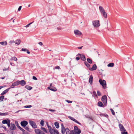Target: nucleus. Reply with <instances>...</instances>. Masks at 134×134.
Segmentation results:
<instances>
[{
  "label": "nucleus",
  "mask_w": 134,
  "mask_h": 134,
  "mask_svg": "<svg viewBox=\"0 0 134 134\" xmlns=\"http://www.w3.org/2000/svg\"><path fill=\"white\" fill-rule=\"evenodd\" d=\"M47 125L48 128L49 132L51 134H56L58 130L54 127L53 128H52L51 126H49L48 124H47Z\"/></svg>",
  "instance_id": "nucleus-1"
},
{
  "label": "nucleus",
  "mask_w": 134,
  "mask_h": 134,
  "mask_svg": "<svg viewBox=\"0 0 134 134\" xmlns=\"http://www.w3.org/2000/svg\"><path fill=\"white\" fill-rule=\"evenodd\" d=\"M93 24L94 27H98L100 26L99 21V20H97L93 21L92 22Z\"/></svg>",
  "instance_id": "nucleus-2"
},
{
  "label": "nucleus",
  "mask_w": 134,
  "mask_h": 134,
  "mask_svg": "<svg viewBox=\"0 0 134 134\" xmlns=\"http://www.w3.org/2000/svg\"><path fill=\"white\" fill-rule=\"evenodd\" d=\"M74 132L75 134H80L81 131V130L78 129L77 126H75L74 127Z\"/></svg>",
  "instance_id": "nucleus-3"
},
{
  "label": "nucleus",
  "mask_w": 134,
  "mask_h": 134,
  "mask_svg": "<svg viewBox=\"0 0 134 134\" xmlns=\"http://www.w3.org/2000/svg\"><path fill=\"white\" fill-rule=\"evenodd\" d=\"M29 123L30 125L32 126L33 128H37V126L36 123L33 121L30 120Z\"/></svg>",
  "instance_id": "nucleus-4"
},
{
  "label": "nucleus",
  "mask_w": 134,
  "mask_h": 134,
  "mask_svg": "<svg viewBox=\"0 0 134 134\" xmlns=\"http://www.w3.org/2000/svg\"><path fill=\"white\" fill-rule=\"evenodd\" d=\"M66 134H75L73 130L70 131L68 128H66Z\"/></svg>",
  "instance_id": "nucleus-5"
},
{
  "label": "nucleus",
  "mask_w": 134,
  "mask_h": 134,
  "mask_svg": "<svg viewBox=\"0 0 134 134\" xmlns=\"http://www.w3.org/2000/svg\"><path fill=\"white\" fill-rule=\"evenodd\" d=\"M76 56L80 57L81 60L83 61H85L86 60L85 56L83 54H81L80 53H79L76 55Z\"/></svg>",
  "instance_id": "nucleus-6"
},
{
  "label": "nucleus",
  "mask_w": 134,
  "mask_h": 134,
  "mask_svg": "<svg viewBox=\"0 0 134 134\" xmlns=\"http://www.w3.org/2000/svg\"><path fill=\"white\" fill-rule=\"evenodd\" d=\"M102 100L104 104H107V97L105 95L103 96L102 97Z\"/></svg>",
  "instance_id": "nucleus-7"
},
{
  "label": "nucleus",
  "mask_w": 134,
  "mask_h": 134,
  "mask_svg": "<svg viewBox=\"0 0 134 134\" xmlns=\"http://www.w3.org/2000/svg\"><path fill=\"white\" fill-rule=\"evenodd\" d=\"M28 124V122L25 120H23L21 122L20 124L23 127H25Z\"/></svg>",
  "instance_id": "nucleus-8"
},
{
  "label": "nucleus",
  "mask_w": 134,
  "mask_h": 134,
  "mask_svg": "<svg viewBox=\"0 0 134 134\" xmlns=\"http://www.w3.org/2000/svg\"><path fill=\"white\" fill-rule=\"evenodd\" d=\"M68 118L70 119L71 120L75 122L80 125H81V124L80 122H78L73 117H72L70 116H68Z\"/></svg>",
  "instance_id": "nucleus-9"
},
{
  "label": "nucleus",
  "mask_w": 134,
  "mask_h": 134,
  "mask_svg": "<svg viewBox=\"0 0 134 134\" xmlns=\"http://www.w3.org/2000/svg\"><path fill=\"white\" fill-rule=\"evenodd\" d=\"M48 89L53 91H56L57 90V89L54 87L52 86V84H50V86L48 87Z\"/></svg>",
  "instance_id": "nucleus-10"
},
{
  "label": "nucleus",
  "mask_w": 134,
  "mask_h": 134,
  "mask_svg": "<svg viewBox=\"0 0 134 134\" xmlns=\"http://www.w3.org/2000/svg\"><path fill=\"white\" fill-rule=\"evenodd\" d=\"M119 126L121 131H126V129L120 123L119 124Z\"/></svg>",
  "instance_id": "nucleus-11"
},
{
  "label": "nucleus",
  "mask_w": 134,
  "mask_h": 134,
  "mask_svg": "<svg viewBox=\"0 0 134 134\" xmlns=\"http://www.w3.org/2000/svg\"><path fill=\"white\" fill-rule=\"evenodd\" d=\"M12 84H26V83L24 80H22L21 81H17L16 82H14Z\"/></svg>",
  "instance_id": "nucleus-12"
},
{
  "label": "nucleus",
  "mask_w": 134,
  "mask_h": 134,
  "mask_svg": "<svg viewBox=\"0 0 134 134\" xmlns=\"http://www.w3.org/2000/svg\"><path fill=\"white\" fill-rule=\"evenodd\" d=\"M74 34L76 35L80 36L82 34V33L79 30H75L74 31Z\"/></svg>",
  "instance_id": "nucleus-13"
},
{
  "label": "nucleus",
  "mask_w": 134,
  "mask_h": 134,
  "mask_svg": "<svg viewBox=\"0 0 134 134\" xmlns=\"http://www.w3.org/2000/svg\"><path fill=\"white\" fill-rule=\"evenodd\" d=\"M97 69V66L96 64H94L91 68H89V70L91 71H94L96 70Z\"/></svg>",
  "instance_id": "nucleus-14"
},
{
  "label": "nucleus",
  "mask_w": 134,
  "mask_h": 134,
  "mask_svg": "<svg viewBox=\"0 0 134 134\" xmlns=\"http://www.w3.org/2000/svg\"><path fill=\"white\" fill-rule=\"evenodd\" d=\"M10 130H15L16 129V127L14 124L11 123L10 128Z\"/></svg>",
  "instance_id": "nucleus-15"
},
{
  "label": "nucleus",
  "mask_w": 134,
  "mask_h": 134,
  "mask_svg": "<svg viewBox=\"0 0 134 134\" xmlns=\"http://www.w3.org/2000/svg\"><path fill=\"white\" fill-rule=\"evenodd\" d=\"M101 13L102 14V15L104 18H107V14L105 11Z\"/></svg>",
  "instance_id": "nucleus-16"
},
{
  "label": "nucleus",
  "mask_w": 134,
  "mask_h": 134,
  "mask_svg": "<svg viewBox=\"0 0 134 134\" xmlns=\"http://www.w3.org/2000/svg\"><path fill=\"white\" fill-rule=\"evenodd\" d=\"M9 89L10 88H8L5 90L3 91L1 93V95H4L8 91Z\"/></svg>",
  "instance_id": "nucleus-17"
},
{
  "label": "nucleus",
  "mask_w": 134,
  "mask_h": 134,
  "mask_svg": "<svg viewBox=\"0 0 134 134\" xmlns=\"http://www.w3.org/2000/svg\"><path fill=\"white\" fill-rule=\"evenodd\" d=\"M92 81H93V76L92 75H91L90 76L89 80V82L90 84H92Z\"/></svg>",
  "instance_id": "nucleus-18"
},
{
  "label": "nucleus",
  "mask_w": 134,
  "mask_h": 134,
  "mask_svg": "<svg viewBox=\"0 0 134 134\" xmlns=\"http://www.w3.org/2000/svg\"><path fill=\"white\" fill-rule=\"evenodd\" d=\"M99 82L100 84H106L105 81L102 80L101 79H100L99 80Z\"/></svg>",
  "instance_id": "nucleus-19"
},
{
  "label": "nucleus",
  "mask_w": 134,
  "mask_h": 134,
  "mask_svg": "<svg viewBox=\"0 0 134 134\" xmlns=\"http://www.w3.org/2000/svg\"><path fill=\"white\" fill-rule=\"evenodd\" d=\"M98 106L100 107H104V105L103 104L102 102L100 101L98 102Z\"/></svg>",
  "instance_id": "nucleus-20"
},
{
  "label": "nucleus",
  "mask_w": 134,
  "mask_h": 134,
  "mask_svg": "<svg viewBox=\"0 0 134 134\" xmlns=\"http://www.w3.org/2000/svg\"><path fill=\"white\" fill-rule=\"evenodd\" d=\"M8 120H9V119H7V120H3L2 122V123L3 124H7V123L8 122Z\"/></svg>",
  "instance_id": "nucleus-21"
},
{
  "label": "nucleus",
  "mask_w": 134,
  "mask_h": 134,
  "mask_svg": "<svg viewBox=\"0 0 134 134\" xmlns=\"http://www.w3.org/2000/svg\"><path fill=\"white\" fill-rule=\"evenodd\" d=\"M99 9L101 13L105 11L103 7L101 6L99 7Z\"/></svg>",
  "instance_id": "nucleus-22"
},
{
  "label": "nucleus",
  "mask_w": 134,
  "mask_h": 134,
  "mask_svg": "<svg viewBox=\"0 0 134 134\" xmlns=\"http://www.w3.org/2000/svg\"><path fill=\"white\" fill-rule=\"evenodd\" d=\"M54 125L56 128L58 129L59 127V124L57 122H56L54 123Z\"/></svg>",
  "instance_id": "nucleus-23"
},
{
  "label": "nucleus",
  "mask_w": 134,
  "mask_h": 134,
  "mask_svg": "<svg viewBox=\"0 0 134 134\" xmlns=\"http://www.w3.org/2000/svg\"><path fill=\"white\" fill-rule=\"evenodd\" d=\"M84 63L87 66V68H90V64H89L86 61H85L84 62Z\"/></svg>",
  "instance_id": "nucleus-24"
},
{
  "label": "nucleus",
  "mask_w": 134,
  "mask_h": 134,
  "mask_svg": "<svg viewBox=\"0 0 134 134\" xmlns=\"http://www.w3.org/2000/svg\"><path fill=\"white\" fill-rule=\"evenodd\" d=\"M25 87L27 90H31L32 88V87L29 86L28 85H26L25 86Z\"/></svg>",
  "instance_id": "nucleus-25"
},
{
  "label": "nucleus",
  "mask_w": 134,
  "mask_h": 134,
  "mask_svg": "<svg viewBox=\"0 0 134 134\" xmlns=\"http://www.w3.org/2000/svg\"><path fill=\"white\" fill-rule=\"evenodd\" d=\"M114 65V64L113 63H110L108 65V67H113Z\"/></svg>",
  "instance_id": "nucleus-26"
},
{
  "label": "nucleus",
  "mask_w": 134,
  "mask_h": 134,
  "mask_svg": "<svg viewBox=\"0 0 134 134\" xmlns=\"http://www.w3.org/2000/svg\"><path fill=\"white\" fill-rule=\"evenodd\" d=\"M87 62L90 64H92V60L90 58H87Z\"/></svg>",
  "instance_id": "nucleus-27"
},
{
  "label": "nucleus",
  "mask_w": 134,
  "mask_h": 134,
  "mask_svg": "<svg viewBox=\"0 0 134 134\" xmlns=\"http://www.w3.org/2000/svg\"><path fill=\"white\" fill-rule=\"evenodd\" d=\"M20 40H16L15 44H18L19 45L20 43Z\"/></svg>",
  "instance_id": "nucleus-28"
},
{
  "label": "nucleus",
  "mask_w": 134,
  "mask_h": 134,
  "mask_svg": "<svg viewBox=\"0 0 134 134\" xmlns=\"http://www.w3.org/2000/svg\"><path fill=\"white\" fill-rule=\"evenodd\" d=\"M0 44H1L2 45H6L7 44L6 41H5V42H0Z\"/></svg>",
  "instance_id": "nucleus-29"
},
{
  "label": "nucleus",
  "mask_w": 134,
  "mask_h": 134,
  "mask_svg": "<svg viewBox=\"0 0 134 134\" xmlns=\"http://www.w3.org/2000/svg\"><path fill=\"white\" fill-rule=\"evenodd\" d=\"M17 60V59L15 57H12L10 59L11 60L16 61Z\"/></svg>",
  "instance_id": "nucleus-30"
},
{
  "label": "nucleus",
  "mask_w": 134,
  "mask_h": 134,
  "mask_svg": "<svg viewBox=\"0 0 134 134\" xmlns=\"http://www.w3.org/2000/svg\"><path fill=\"white\" fill-rule=\"evenodd\" d=\"M40 130L39 129H35V133L37 134H39L40 132Z\"/></svg>",
  "instance_id": "nucleus-31"
},
{
  "label": "nucleus",
  "mask_w": 134,
  "mask_h": 134,
  "mask_svg": "<svg viewBox=\"0 0 134 134\" xmlns=\"http://www.w3.org/2000/svg\"><path fill=\"white\" fill-rule=\"evenodd\" d=\"M4 98V96H2L0 97V102L2 101H3V99Z\"/></svg>",
  "instance_id": "nucleus-32"
},
{
  "label": "nucleus",
  "mask_w": 134,
  "mask_h": 134,
  "mask_svg": "<svg viewBox=\"0 0 134 134\" xmlns=\"http://www.w3.org/2000/svg\"><path fill=\"white\" fill-rule=\"evenodd\" d=\"M41 129L45 132L47 133V130L45 128L41 127Z\"/></svg>",
  "instance_id": "nucleus-33"
},
{
  "label": "nucleus",
  "mask_w": 134,
  "mask_h": 134,
  "mask_svg": "<svg viewBox=\"0 0 134 134\" xmlns=\"http://www.w3.org/2000/svg\"><path fill=\"white\" fill-rule=\"evenodd\" d=\"M19 84H12V85L9 88L10 89L11 88H14L15 86H17Z\"/></svg>",
  "instance_id": "nucleus-34"
},
{
  "label": "nucleus",
  "mask_w": 134,
  "mask_h": 134,
  "mask_svg": "<svg viewBox=\"0 0 134 134\" xmlns=\"http://www.w3.org/2000/svg\"><path fill=\"white\" fill-rule=\"evenodd\" d=\"M103 88L104 89H105L106 88H107V87H106V85L107 84H101Z\"/></svg>",
  "instance_id": "nucleus-35"
},
{
  "label": "nucleus",
  "mask_w": 134,
  "mask_h": 134,
  "mask_svg": "<svg viewBox=\"0 0 134 134\" xmlns=\"http://www.w3.org/2000/svg\"><path fill=\"white\" fill-rule=\"evenodd\" d=\"M40 124L41 125L43 126L44 124V121L43 120H41L40 122Z\"/></svg>",
  "instance_id": "nucleus-36"
},
{
  "label": "nucleus",
  "mask_w": 134,
  "mask_h": 134,
  "mask_svg": "<svg viewBox=\"0 0 134 134\" xmlns=\"http://www.w3.org/2000/svg\"><path fill=\"white\" fill-rule=\"evenodd\" d=\"M93 96L94 97H97V95L96 94V91H93Z\"/></svg>",
  "instance_id": "nucleus-37"
},
{
  "label": "nucleus",
  "mask_w": 134,
  "mask_h": 134,
  "mask_svg": "<svg viewBox=\"0 0 134 134\" xmlns=\"http://www.w3.org/2000/svg\"><path fill=\"white\" fill-rule=\"evenodd\" d=\"M110 110L111 111L112 114L113 115H115V113L114 110L112 109H110Z\"/></svg>",
  "instance_id": "nucleus-38"
},
{
  "label": "nucleus",
  "mask_w": 134,
  "mask_h": 134,
  "mask_svg": "<svg viewBox=\"0 0 134 134\" xmlns=\"http://www.w3.org/2000/svg\"><path fill=\"white\" fill-rule=\"evenodd\" d=\"M121 134H128L126 130V131H122Z\"/></svg>",
  "instance_id": "nucleus-39"
},
{
  "label": "nucleus",
  "mask_w": 134,
  "mask_h": 134,
  "mask_svg": "<svg viewBox=\"0 0 134 134\" xmlns=\"http://www.w3.org/2000/svg\"><path fill=\"white\" fill-rule=\"evenodd\" d=\"M10 120H8V122L7 124L8 126L10 127Z\"/></svg>",
  "instance_id": "nucleus-40"
},
{
  "label": "nucleus",
  "mask_w": 134,
  "mask_h": 134,
  "mask_svg": "<svg viewBox=\"0 0 134 134\" xmlns=\"http://www.w3.org/2000/svg\"><path fill=\"white\" fill-rule=\"evenodd\" d=\"M28 51V50L26 49L23 48L21 49L20 51Z\"/></svg>",
  "instance_id": "nucleus-41"
},
{
  "label": "nucleus",
  "mask_w": 134,
  "mask_h": 134,
  "mask_svg": "<svg viewBox=\"0 0 134 134\" xmlns=\"http://www.w3.org/2000/svg\"><path fill=\"white\" fill-rule=\"evenodd\" d=\"M34 22V21H33L32 22L30 23H29L25 27H28L30 25L32 24Z\"/></svg>",
  "instance_id": "nucleus-42"
},
{
  "label": "nucleus",
  "mask_w": 134,
  "mask_h": 134,
  "mask_svg": "<svg viewBox=\"0 0 134 134\" xmlns=\"http://www.w3.org/2000/svg\"><path fill=\"white\" fill-rule=\"evenodd\" d=\"M32 107V106L31 105H26L24 107L25 108H30Z\"/></svg>",
  "instance_id": "nucleus-43"
},
{
  "label": "nucleus",
  "mask_w": 134,
  "mask_h": 134,
  "mask_svg": "<svg viewBox=\"0 0 134 134\" xmlns=\"http://www.w3.org/2000/svg\"><path fill=\"white\" fill-rule=\"evenodd\" d=\"M3 116H5L8 115L9 114L8 112L3 113Z\"/></svg>",
  "instance_id": "nucleus-44"
},
{
  "label": "nucleus",
  "mask_w": 134,
  "mask_h": 134,
  "mask_svg": "<svg viewBox=\"0 0 134 134\" xmlns=\"http://www.w3.org/2000/svg\"><path fill=\"white\" fill-rule=\"evenodd\" d=\"M19 128L23 132H24L25 131V130L24 129L22 128L20 126H19Z\"/></svg>",
  "instance_id": "nucleus-45"
},
{
  "label": "nucleus",
  "mask_w": 134,
  "mask_h": 134,
  "mask_svg": "<svg viewBox=\"0 0 134 134\" xmlns=\"http://www.w3.org/2000/svg\"><path fill=\"white\" fill-rule=\"evenodd\" d=\"M15 123L16 126L19 128V126H19L18 122L17 121H16L15 122Z\"/></svg>",
  "instance_id": "nucleus-46"
},
{
  "label": "nucleus",
  "mask_w": 134,
  "mask_h": 134,
  "mask_svg": "<svg viewBox=\"0 0 134 134\" xmlns=\"http://www.w3.org/2000/svg\"><path fill=\"white\" fill-rule=\"evenodd\" d=\"M97 95H98V96H100L101 95V93L98 91H97Z\"/></svg>",
  "instance_id": "nucleus-47"
},
{
  "label": "nucleus",
  "mask_w": 134,
  "mask_h": 134,
  "mask_svg": "<svg viewBox=\"0 0 134 134\" xmlns=\"http://www.w3.org/2000/svg\"><path fill=\"white\" fill-rule=\"evenodd\" d=\"M25 127L24 128L25 129H26V130L27 131L29 130V128L28 127L26 126L25 127Z\"/></svg>",
  "instance_id": "nucleus-48"
},
{
  "label": "nucleus",
  "mask_w": 134,
  "mask_h": 134,
  "mask_svg": "<svg viewBox=\"0 0 134 134\" xmlns=\"http://www.w3.org/2000/svg\"><path fill=\"white\" fill-rule=\"evenodd\" d=\"M68 103H71L72 102V101L69 100H66Z\"/></svg>",
  "instance_id": "nucleus-49"
},
{
  "label": "nucleus",
  "mask_w": 134,
  "mask_h": 134,
  "mask_svg": "<svg viewBox=\"0 0 134 134\" xmlns=\"http://www.w3.org/2000/svg\"><path fill=\"white\" fill-rule=\"evenodd\" d=\"M21 7H22L21 6H20L18 8V11H20L21 10Z\"/></svg>",
  "instance_id": "nucleus-50"
},
{
  "label": "nucleus",
  "mask_w": 134,
  "mask_h": 134,
  "mask_svg": "<svg viewBox=\"0 0 134 134\" xmlns=\"http://www.w3.org/2000/svg\"><path fill=\"white\" fill-rule=\"evenodd\" d=\"M60 68V67L58 66H56L55 67V69H59Z\"/></svg>",
  "instance_id": "nucleus-51"
},
{
  "label": "nucleus",
  "mask_w": 134,
  "mask_h": 134,
  "mask_svg": "<svg viewBox=\"0 0 134 134\" xmlns=\"http://www.w3.org/2000/svg\"><path fill=\"white\" fill-rule=\"evenodd\" d=\"M77 57H76V60H78L80 59V58L79 57H78V56H77Z\"/></svg>",
  "instance_id": "nucleus-52"
},
{
  "label": "nucleus",
  "mask_w": 134,
  "mask_h": 134,
  "mask_svg": "<svg viewBox=\"0 0 134 134\" xmlns=\"http://www.w3.org/2000/svg\"><path fill=\"white\" fill-rule=\"evenodd\" d=\"M39 134H44V133L40 130V132H39Z\"/></svg>",
  "instance_id": "nucleus-53"
},
{
  "label": "nucleus",
  "mask_w": 134,
  "mask_h": 134,
  "mask_svg": "<svg viewBox=\"0 0 134 134\" xmlns=\"http://www.w3.org/2000/svg\"><path fill=\"white\" fill-rule=\"evenodd\" d=\"M32 79H34L35 80H36L37 79V78L36 77H35V76H33Z\"/></svg>",
  "instance_id": "nucleus-54"
},
{
  "label": "nucleus",
  "mask_w": 134,
  "mask_h": 134,
  "mask_svg": "<svg viewBox=\"0 0 134 134\" xmlns=\"http://www.w3.org/2000/svg\"><path fill=\"white\" fill-rule=\"evenodd\" d=\"M57 29L58 30H60L62 29V27H59L57 28Z\"/></svg>",
  "instance_id": "nucleus-55"
},
{
  "label": "nucleus",
  "mask_w": 134,
  "mask_h": 134,
  "mask_svg": "<svg viewBox=\"0 0 134 134\" xmlns=\"http://www.w3.org/2000/svg\"><path fill=\"white\" fill-rule=\"evenodd\" d=\"M49 110L51 111L54 112L55 111V110L51 109H49Z\"/></svg>",
  "instance_id": "nucleus-56"
},
{
  "label": "nucleus",
  "mask_w": 134,
  "mask_h": 134,
  "mask_svg": "<svg viewBox=\"0 0 134 134\" xmlns=\"http://www.w3.org/2000/svg\"><path fill=\"white\" fill-rule=\"evenodd\" d=\"M38 44H39L41 46H42L43 45L42 43L41 42H39L38 43Z\"/></svg>",
  "instance_id": "nucleus-57"
},
{
  "label": "nucleus",
  "mask_w": 134,
  "mask_h": 134,
  "mask_svg": "<svg viewBox=\"0 0 134 134\" xmlns=\"http://www.w3.org/2000/svg\"><path fill=\"white\" fill-rule=\"evenodd\" d=\"M10 64L12 66H14V63H12L11 62H10Z\"/></svg>",
  "instance_id": "nucleus-58"
},
{
  "label": "nucleus",
  "mask_w": 134,
  "mask_h": 134,
  "mask_svg": "<svg viewBox=\"0 0 134 134\" xmlns=\"http://www.w3.org/2000/svg\"><path fill=\"white\" fill-rule=\"evenodd\" d=\"M82 47H83V46H81L80 47H78V48L79 49H81L82 48Z\"/></svg>",
  "instance_id": "nucleus-59"
},
{
  "label": "nucleus",
  "mask_w": 134,
  "mask_h": 134,
  "mask_svg": "<svg viewBox=\"0 0 134 134\" xmlns=\"http://www.w3.org/2000/svg\"><path fill=\"white\" fill-rule=\"evenodd\" d=\"M4 87V86H0V90L2 88Z\"/></svg>",
  "instance_id": "nucleus-60"
},
{
  "label": "nucleus",
  "mask_w": 134,
  "mask_h": 134,
  "mask_svg": "<svg viewBox=\"0 0 134 134\" xmlns=\"http://www.w3.org/2000/svg\"><path fill=\"white\" fill-rule=\"evenodd\" d=\"M27 51V54H30V52L29 51Z\"/></svg>",
  "instance_id": "nucleus-61"
},
{
  "label": "nucleus",
  "mask_w": 134,
  "mask_h": 134,
  "mask_svg": "<svg viewBox=\"0 0 134 134\" xmlns=\"http://www.w3.org/2000/svg\"><path fill=\"white\" fill-rule=\"evenodd\" d=\"M3 113L0 112V115L3 116Z\"/></svg>",
  "instance_id": "nucleus-62"
},
{
  "label": "nucleus",
  "mask_w": 134,
  "mask_h": 134,
  "mask_svg": "<svg viewBox=\"0 0 134 134\" xmlns=\"http://www.w3.org/2000/svg\"><path fill=\"white\" fill-rule=\"evenodd\" d=\"M4 77H2L1 78V79H4Z\"/></svg>",
  "instance_id": "nucleus-63"
},
{
  "label": "nucleus",
  "mask_w": 134,
  "mask_h": 134,
  "mask_svg": "<svg viewBox=\"0 0 134 134\" xmlns=\"http://www.w3.org/2000/svg\"><path fill=\"white\" fill-rule=\"evenodd\" d=\"M4 127V129H5V130L6 129V127H5V126L4 127Z\"/></svg>",
  "instance_id": "nucleus-64"
}]
</instances>
